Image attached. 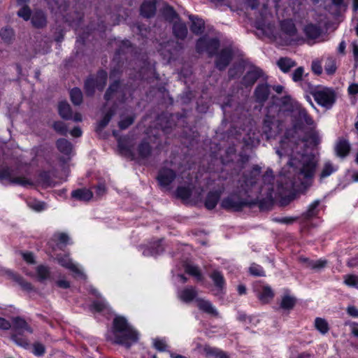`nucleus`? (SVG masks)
<instances>
[{
	"instance_id": "1",
	"label": "nucleus",
	"mask_w": 358,
	"mask_h": 358,
	"mask_svg": "<svg viewBox=\"0 0 358 358\" xmlns=\"http://www.w3.org/2000/svg\"><path fill=\"white\" fill-rule=\"evenodd\" d=\"M304 147V142L294 140V138L285 136L280 141V150L278 149L276 153L282 157V155L289 157V165L292 168L293 180L286 188L306 189L313 184L317 162L312 155L301 152Z\"/></svg>"
},
{
	"instance_id": "2",
	"label": "nucleus",
	"mask_w": 358,
	"mask_h": 358,
	"mask_svg": "<svg viewBox=\"0 0 358 358\" xmlns=\"http://www.w3.org/2000/svg\"><path fill=\"white\" fill-rule=\"evenodd\" d=\"M113 343L129 348L138 340V331L125 317L117 316L113 322Z\"/></svg>"
},
{
	"instance_id": "3",
	"label": "nucleus",
	"mask_w": 358,
	"mask_h": 358,
	"mask_svg": "<svg viewBox=\"0 0 358 358\" xmlns=\"http://www.w3.org/2000/svg\"><path fill=\"white\" fill-rule=\"evenodd\" d=\"M307 87L301 84L305 91H309L316 103L322 107L330 109L336 101V94L331 88L324 87H314L309 83H305Z\"/></svg>"
},
{
	"instance_id": "4",
	"label": "nucleus",
	"mask_w": 358,
	"mask_h": 358,
	"mask_svg": "<svg viewBox=\"0 0 358 358\" xmlns=\"http://www.w3.org/2000/svg\"><path fill=\"white\" fill-rule=\"evenodd\" d=\"M275 40L282 45L298 43L301 41L295 24L291 20H285L280 22V31Z\"/></svg>"
},
{
	"instance_id": "5",
	"label": "nucleus",
	"mask_w": 358,
	"mask_h": 358,
	"mask_svg": "<svg viewBox=\"0 0 358 358\" xmlns=\"http://www.w3.org/2000/svg\"><path fill=\"white\" fill-rule=\"evenodd\" d=\"M219 47L220 41L217 38L203 36L197 41L196 50L199 53L206 52L212 57L217 52Z\"/></svg>"
},
{
	"instance_id": "6",
	"label": "nucleus",
	"mask_w": 358,
	"mask_h": 358,
	"mask_svg": "<svg viewBox=\"0 0 358 358\" xmlns=\"http://www.w3.org/2000/svg\"><path fill=\"white\" fill-rule=\"evenodd\" d=\"M290 107L289 110L295 113L299 120L303 121L311 129L315 127V123L312 117L308 113L307 110L296 101L290 100Z\"/></svg>"
},
{
	"instance_id": "7",
	"label": "nucleus",
	"mask_w": 358,
	"mask_h": 358,
	"mask_svg": "<svg viewBox=\"0 0 358 358\" xmlns=\"http://www.w3.org/2000/svg\"><path fill=\"white\" fill-rule=\"evenodd\" d=\"M247 204L246 199L241 198L238 194H233L222 201L221 206L227 210L239 211Z\"/></svg>"
},
{
	"instance_id": "8",
	"label": "nucleus",
	"mask_w": 358,
	"mask_h": 358,
	"mask_svg": "<svg viewBox=\"0 0 358 358\" xmlns=\"http://www.w3.org/2000/svg\"><path fill=\"white\" fill-rule=\"evenodd\" d=\"M0 180H8L10 183L18 185L24 187L34 185L33 182L25 177H14L13 171L8 168H3L0 171Z\"/></svg>"
},
{
	"instance_id": "9",
	"label": "nucleus",
	"mask_w": 358,
	"mask_h": 358,
	"mask_svg": "<svg viewBox=\"0 0 358 358\" xmlns=\"http://www.w3.org/2000/svg\"><path fill=\"white\" fill-rule=\"evenodd\" d=\"M159 52L163 55L164 59L169 62L177 52L182 48L180 43H176L174 41H169L164 44H161Z\"/></svg>"
},
{
	"instance_id": "10",
	"label": "nucleus",
	"mask_w": 358,
	"mask_h": 358,
	"mask_svg": "<svg viewBox=\"0 0 358 358\" xmlns=\"http://www.w3.org/2000/svg\"><path fill=\"white\" fill-rule=\"evenodd\" d=\"M260 172L261 168L256 165L253 166L252 170L248 174L245 175V185H241L242 189L241 192H243L245 194H246L249 190V187L256 184Z\"/></svg>"
},
{
	"instance_id": "11",
	"label": "nucleus",
	"mask_w": 358,
	"mask_h": 358,
	"mask_svg": "<svg viewBox=\"0 0 358 358\" xmlns=\"http://www.w3.org/2000/svg\"><path fill=\"white\" fill-rule=\"evenodd\" d=\"M263 76L264 73L262 69L257 66H251L243 78V84L246 87L252 86Z\"/></svg>"
},
{
	"instance_id": "12",
	"label": "nucleus",
	"mask_w": 358,
	"mask_h": 358,
	"mask_svg": "<svg viewBox=\"0 0 358 358\" xmlns=\"http://www.w3.org/2000/svg\"><path fill=\"white\" fill-rule=\"evenodd\" d=\"M351 150L350 142L345 138H338L334 145L335 154L340 158L346 157Z\"/></svg>"
},
{
	"instance_id": "13",
	"label": "nucleus",
	"mask_w": 358,
	"mask_h": 358,
	"mask_svg": "<svg viewBox=\"0 0 358 358\" xmlns=\"http://www.w3.org/2000/svg\"><path fill=\"white\" fill-rule=\"evenodd\" d=\"M176 176V173L172 169L163 168L159 171L157 179L159 185L166 188L173 181Z\"/></svg>"
},
{
	"instance_id": "14",
	"label": "nucleus",
	"mask_w": 358,
	"mask_h": 358,
	"mask_svg": "<svg viewBox=\"0 0 358 358\" xmlns=\"http://www.w3.org/2000/svg\"><path fill=\"white\" fill-rule=\"evenodd\" d=\"M232 59V52L229 48H225L221 50V52L217 56L215 61L216 67L222 71L226 69L229 65V62Z\"/></svg>"
},
{
	"instance_id": "15",
	"label": "nucleus",
	"mask_w": 358,
	"mask_h": 358,
	"mask_svg": "<svg viewBox=\"0 0 358 358\" xmlns=\"http://www.w3.org/2000/svg\"><path fill=\"white\" fill-rule=\"evenodd\" d=\"M201 348V351L206 357L213 358H229L227 353L220 348L212 347L208 345L203 346L198 345V348Z\"/></svg>"
},
{
	"instance_id": "16",
	"label": "nucleus",
	"mask_w": 358,
	"mask_h": 358,
	"mask_svg": "<svg viewBox=\"0 0 358 358\" xmlns=\"http://www.w3.org/2000/svg\"><path fill=\"white\" fill-rule=\"evenodd\" d=\"M57 262L61 266L69 269L76 275L84 277V273H83V271L78 268V266L76 264H75L71 261L69 256L65 255L58 257Z\"/></svg>"
},
{
	"instance_id": "17",
	"label": "nucleus",
	"mask_w": 358,
	"mask_h": 358,
	"mask_svg": "<svg viewBox=\"0 0 358 358\" xmlns=\"http://www.w3.org/2000/svg\"><path fill=\"white\" fill-rule=\"evenodd\" d=\"M196 303L200 310L213 316H218V311L210 301L198 298L196 299Z\"/></svg>"
},
{
	"instance_id": "18",
	"label": "nucleus",
	"mask_w": 358,
	"mask_h": 358,
	"mask_svg": "<svg viewBox=\"0 0 358 358\" xmlns=\"http://www.w3.org/2000/svg\"><path fill=\"white\" fill-rule=\"evenodd\" d=\"M262 130L268 139L275 137L280 132L278 126L275 125L268 117L264 120Z\"/></svg>"
},
{
	"instance_id": "19",
	"label": "nucleus",
	"mask_w": 358,
	"mask_h": 358,
	"mask_svg": "<svg viewBox=\"0 0 358 358\" xmlns=\"http://www.w3.org/2000/svg\"><path fill=\"white\" fill-rule=\"evenodd\" d=\"M264 185L261 187V191H265L268 195H271L273 191L274 176L271 171H266L262 176Z\"/></svg>"
},
{
	"instance_id": "20",
	"label": "nucleus",
	"mask_w": 358,
	"mask_h": 358,
	"mask_svg": "<svg viewBox=\"0 0 358 358\" xmlns=\"http://www.w3.org/2000/svg\"><path fill=\"white\" fill-rule=\"evenodd\" d=\"M13 329L19 332L20 334L24 331L31 334L33 330L28 323L22 317H13Z\"/></svg>"
},
{
	"instance_id": "21",
	"label": "nucleus",
	"mask_w": 358,
	"mask_h": 358,
	"mask_svg": "<svg viewBox=\"0 0 358 358\" xmlns=\"http://www.w3.org/2000/svg\"><path fill=\"white\" fill-rule=\"evenodd\" d=\"M156 12V1L146 0L141 6V14L145 17H152Z\"/></svg>"
},
{
	"instance_id": "22",
	"label": "nucleus",
	"mask_w": 358,
	"mask_h": 358,
	"mask_svg": "<svg viewBox=\"0 0 358 358\" xmlns=\"http://www.w3.org/2000/svg\"><path fill=\"white\" fill-rule=\"evenodd\" d=\"M197 295V291L194 287H187L178 292V298L185 303L192 301Z\"/></svg>"
},
{
	"instance_id": "23",
	"label": "nucleus",
	"mask_w": 358,
	"mask_h": 358,
	"mask_svg": "<svg viewBox=\"0 0 358 358\" xmlns=\"http://www.w3.org/2000/svg\"><path fill=\"white\" fill-rule=\"evenodd\" d=\"M222 190H216L210 192L205 201V206L208 210H212L215 208L218 201L220 199Z\"/></svg>"
},
{
	"instance_id": "24",
	"label": "nucleus",
	"mask_w": 358,
	"mask_h": 358,
	"mask_svg": "<svg viewBox=\"0 0 358 358\" xmlns=\"http://www.w3.org/2000/svg\"><path fill=\"white\" fill-rule=\"evenodd\" d=\"M269 93V86L267 84L258 85L255 91L257 101L259 103L264 102L268 99Z\"/></svg>"
},
{
	"instance_id": "25",
	"label": "nucleus",
	"mask_w": 358,
	"mask_h": 358,
	"mask_svg": "<svg viewBox=\"0 0 358 358\" xmlns=\"http://www.w3.org/2000/svg\"><path fill=\"white\" fill-rule=\"evenodd\" d=\"M299 261L304 264L307 268L320 270L326 266L327 262L324 259L311 260L306 257H301Z\"/></svg>"
},
{
	"instance_id": "26",
	"label": "nucleus",
	"mask_w": 358,
	"mask_h": 358,
	"mask_svg": "<svg viewBox=\"0 0 358 358\" xmlns=\"http://www.w3.org/2000/svg\"><path fill=\"white\" fill-rule=\"evenodd\" d=\"M338 170V166L334 164L331 161L324 162L320 173V179L322 180L331 176Z\"/></svg>"
},
{
	"instance_id": "27",
	"label": "nucleus",
	"mask_w": 358,
	"mask_h": 358,
	"mask_svg": "<svg viewBox=\"0 0 358 358\" xmlns=\"http://www.w3.org/2000/svg\"><path fill=\"white\" fill-rule=\"evenodd\" d=\"M71 196L77 200L87 201L92 198L93 194L90 189L82 188L73 191L71 192Z\"/></svg>"
},
{
	"instance_id": "28",
	"label": "nucleus",
	"mask_w": 358,
	"mask_h": 358,
	"mask_svg": "<svg viewBox=\"0 0 358 358\" xmlns=\"http://www.w3.org/2000/svg\"><path fill=\"white\" fill-rule=\"evenodd\" d=\"M277 65L283 73H287L296 66L295 61L289 57H281L277 62Z\"/></svg>"
},
{
	"instance_id": "29",
	"label": "nucleus",
	"mask_w": 358,
	"mask_h": 358,
	"mask_svg": "<svg viewBox=\"0 0 358 358\" xmlns=\"http://www.w3.org/2000/svg\"><path fill=\"white\" fill-rule=\"evenodd\" d=\"M174 36L178 39H184L187 34V28L185 23L176 22L173 26Z\"/></svg>"
},
{
	"instance_id": "30",
	"label": "nucleus",
	"mask_w": 358,
	"mask_h": 358,
	"mask_svg": "<svg viewBox=\"0 0 358 358\" xmlns=\"http://www.w3.org/2000/svg\"><path fill=\"white\" fill-rule=\"evenodd\" d=\"M46 22L45 15L42 11H36L31 17V23L35 27H43Z\"/></svg>"
},
{
	"instance_id": "31",
	"label": "nucleus",
	"mask_w": 358,
	"mask_h": 358,
	"mask_svg": "<svg viewBox=\"0 0 358 358\" xmlns=\"http://www.w3.org/2000/svg\"><path fill=\"white\" fill-rule=\"evenodd\" d=\"M192 21L191 31L195 34H200L204 29V22L203 20L199 19L194 16H189Z\"/></svg>"
},
{
	"instance_id": "32",
	"label": "nucleus",
	"mask_w": 358,
	"mask_h": 358,
	"mask_svg": "<svg viewBox=\"0 0 358 358\" xmlns=\"http://www.w3.org/2000/svg\"><path fill=\"white\" fill-rule=\"evenodd\" d=\"M57 148L60 152L69 155L72 152V144L65 138H60L57 141Z\"/></svg>"
},
{
	"instance_id": "33",
	"label": "nucleus",
	"mask_w": 358,
	"mask_h": 358,
	"mask_svg": "<svg viewBox=\"0 0 358 358\" xmlns=\"http://www.w3.org/2000/svg\"><path fill=\"white\" fill-rule=\"evenodd\" d=\"M319 204H320L319 200L314 201L313 203H311L309 205L307 210L303 213L302 217L306 220H309L313 217H315L317 215L318 211H319V210H318Z\"/></svg>"
},
{
	"instance_id": "34",
	"label": "nucleus",
	"mask_w": 358,
	"mask_h": 358,
	"mask_svg": "<svg viewBox=\"0 0 358 358\" xmlns=\"http://www.w3.org/2000/svg\"><path fill=\"white\" fill-rule=\"evenodd\" d=\"M60 116L65 120L72 118V113L70 105L66 101H61L58 106Z\"/></svg>"
},
{
	"instance_id": "35",
	"label": "nucleus",
	"mask_w": 358,
	"mask_h": 358,
	"mask_svg": "<svg viewBox=\"0 0 358 358\" xmlns=\"http://www.w3.org/2000/svg\"><path fill=\"white\" fill-rule=\"evenodd\" d=\"M292 78L294 82L299 83V85L301 87V84L303 86L307 87L305 83H308L304 78V69L302 66H300L295 69V71L292 74Z\"/></svg>"
},
{
	"instance_id": "36",
	"label": "nucleus",
	"mask_w": 358,
	"mask_h": 358,
	"mask_svg": "<svg viewBox=\"0 0 358 358\" xmlns=\"http://www.w3.org/2000/svg\"><path fill=\"white\" fill-rule=\"evenodd\" d=\"M151 153V147L146 141H143L138 146V154L140 158H148Z\"/></svg>"
},
{
	"instance_id": "37",
	"label": "nucleus",
	"mask_w": 358,
	"mask_h": 358,
	"mask_svg": "<svg viewBox=\"0 0 358 358\" xmlns=\"http://www.w3.org/2000/svg\"><path fill=\"white\" fill-rule=\"evenodd\" d=\"M210 278L216 287L219 290H222L225 285L223 275L220 272L215 271L210 274Z\"/></svg>"
},
{
	"instance_id": "38",
	"label": "nucleus",
	"mask_w": 358,
	"mask_h": 358,
	"mask_svg": "<svg viewBox=\"0 0 358 358\" xmlns=\"http://www.w3.org/2000/svg\"><path fill=\"white\" fill-rule=\"evenodd\" d=\"M306 36L310 39H315L320 36L321 34L320 29L313 24H308L304 29Z\"/></svg>"
},
{
	"instance_id": "39",
	"label": "nucleus",
	"mask_w": 358,
	"mask_h": 358,
	"mask_svg": "<svg viewBox=\"0 0 358 358\" xmlns=\"http://www.w3.org/2000/svg\"><path fill=\"white\" fill-rule=\"evenodd\" d=\"M117 145L121 153L126 155H133L131 146L129 145L126 138H120L117 140Z\"/></svg>"
},
{
	"instance_id": "40",
	"label": "nucleus",
	"mask_w": 358,
	"mask_h": 358,
	"mask_svg": "<svg viewBox=\"0 0 358 358\" xmlns=\"http://www.w3.org/2000/svg\"><path fill=\"white\" fill-rule=\"evenodd\" d=\"M107 73L105 71H99L97 73L96 77L94 79V81L96 83V87L101 90L103 89L106 84V80H107Z\"/></svg>"
},
{
	"instance_id": "41",
	"label": "nucleus",
	"mask_w": 358,
	"mask_h": 358,
	"mask_svg": "<svg viewBox=\"0 0 358 358\" xmlns=\"http://www.w3.org/2000/svg\"><path fill=\"white\" fill-rule=\"evenodd\" d=\"M273 296L274 294L271 288L268 286H265L259 293V299L263 303H268L273 298Z\"/></svg>"
},
{
	"instance_id": "42",
	"label": "nucleus",
	"mask_w": 358,
	"mask_h": 358,
	"mask_svg": "<svg viewBox=\"0 0 358 358\" xmlns=\"http://www.w3.org/2000/svg\"><path fill=\"white\" fill-rule=\"evenodd\" d=\"M10 276L23 289L31 290L33 289L31 284L26 281L22 276L13 273H11Z\"/></svg>"
},
{
	"instance_id": "43",
	"label": "nucleus",
	"mask_w": 358,
	"mask_h": 358,
	"mask_svg": "<svg viewBox=\"0 0 358 358\" xmlns=\"http://www.w3.org/2000/svg\"><path fill=\"white\" fill-rule=\"evenodd\" d=\"M296 303L295 298L289 296L285 295L280 302V308L284 310H291L293 308Z\"/></svg>"
},
{
	"instance_id": "44",
	"label": "nucleus",
	"mask_w": 358,
	"mask_h": 358,
	"mask_svg": "<svg viewBox=\"0 0 358 358\" xmlns=\"http://www.w3.org/2000/svg\"><path fill=\"white\" fill-rule=\"evenodd\" d=\"M37 278L39 281L43 282L50 278V272L48 267L40 265L36 268Z\"/></svg>"
},
{
	"instance_id": "45",
	"label": "nucleus",
	"mask_w": 358,
	"mask_h": 358,
	"mask_svg": "<svg viewBox=\"0 0 358 358\" xmlns=\"http://www.w3.org/2000/svg\"><path fill=\"white\" fill-rule=\"evenodd\" d=\"M71 100L74 105H80L83 101V93L79 88H73L70 92Z\"/></svg>"
},
{
	"instance_id": "46",
	"label": "nucleus",
	"mask_w": 358,
	"mask_h": 358,
	"mask_svg": "<svg viewBox=\"0 0 358 358\" xmlns=\"http://www.w3.org/2000/svg\"><path fill=\"white\" fill-rule=\"evenodd\" d=\"M315 327L322 334L329 331V324L327 322L321 317H317L315 320Z\"/></svg>"
},
{
	"instance_id": "47",
	"label": "nucleus",
	"mask_w": 358,
	"mask_h": 358,
	"mask_svg": "<svg viewBox=\"0 0 358 358\" xmlns=\"http://www.w3.org/2000/svg\"><path fill=\"white\" fill-rule=\"evenodd\" d=\"M0 36L5 43H10L14 37V31L11 28L5 27L1 30Z\"/></svg>"
},
{
	"instance_id": "48",
	"label": "nucleus",
	"mask_w": 358,
	"mask_h": 358,
	"mask_svg": "<svg viewBox=\"0 0 358 358\" xmlns=\"http://www.w3.org/2000/svg\"><path fill=\"white\" fill-rule=\"evenodd\" d=\"M120 87L119 82L115 81L111 84L105 94V99L108 101L115 95H117L119 93L118 90Z\"/></svg>"
},
{
	"instance_id": "49",
	"label": "nucleus",
	"mask_w": 358,
	"mask_h": 358,
	"mask_svg": "<svg viewBox=\"0 0 358 358\" xmlns=\"http://www.w3.org/2000/svg\"><path fill=\"white\" fill-rule=\"evenodd\" d=\"M161 241L157 243L156 247H152L151 248H145L143 254L144 256H153L162 253L164 251V248L161 245Z\"/></svg>"
},
{
	"instance_id": "50",
	"label": "nucleus",
	"mask_w": 358,
	"mask_h": 358,
	"mask_svg": "<svg viewBox=\"0 0 358 358\" xmlns=\"http://www.w3.org/2000/svg\"><path fill=\"white\" fill-rule=\"evenodd\" d=\"M152 344L154 348L159 352H166L168 345L166 338H154L152 339Z\"/></svg>"
},
{
	"instance_id": "51",
	"label": "nucleus",
	"mask_w": 358,
	"mask_h": 358,
	"mask_svg": "<svg viewBox=\"0 0 358 358\" xmlns=\"http://www.w3.org/2000/svg\"><path fill=\"white\" fill-rule=\"evenodd\" d=\"M191 188L189 186H180L176 189V196L182 199H187L191 196Z\"/></svg>"
},
{
	"instance_id": "52",
	"label": "nucleus",
	"mask_w": 358,
	"mask_h": 358,
	"mask_svg": "<svg viewBox=\"0 0 358 358\" xmlns=\"http://www.w3.org/2000/svg\"><path fill=\"white\" fill-rule=\"evenodd\" d=\"M185 272L196 278L197 280H202V275L198 266L188 264L185 267Z\"/></svg>"
},
{
	"instance_id": "53",
	"label": "nucleus",
	"mask_w": 358,
	"mask_h": 358,
	"mask_svg": "<svg viewBox=\"0 0 358 358\" xmlns=\"http://www.w3.org/2000/svg\"><path fill=\"white\" fill-rule=\"evenodd\" d=\"M324 69L327 74L331 75L336 70V61L333 57H328L326 60Z\"/></svg>"
},
{
	"instance_id": "54",
	"label": "nucleus",
	"mask_w": 358,
	"mask_h": 358,
	"mask_svg": "<svg viewBox=\"0 0 358 358\" xmlns=\"http://www.w3.org/2000/svg\"><path fill=\"white\" fill-rule=\"evenodd\" d=\"M108 305L107 302L103 299H101L99 301H94V302H93V303L91 306V309L96 312H102V311L108 309Z\"/></svg>"
},
{
	"instance_id": "55",
	"label": "nucleus",
	"mask_w": 358,
	"mask_h": 358,
	"mask_svg": "<svg viewBox=\"0 0 358 358\" xmlns=\"http://www.w3.org/2000/svg\"><path fill=\"white\" fill-rule=\"evenodd\" d=\"M163 15L164 17L169 21H172L177 18L178 15L174 9L169 6H166L163 9Z\"/></svg>"
},
{
	"instance_id": "56",
	"label": "nucleus",
	"mask_w": 358,
	"mask_h": 358,
	"mask_svg": "<svg viewBox=\"0 0 358 358\" xmlns=\"http://www.w3.org/2000/svg\"><path fill=\"white\" fill-rule=\"evenodd\" d=\"M249 272L251 275H255V276H264L265 275V272L263 269V268L255 264V263H253L250 265V268H249Z\"/></svg>"
},
{
	"instance_id": "57",
	"label": "nucleus",
	"mask_w": 358,
	"mask_h": 358,
	"mask_svg": "<svg viewBox=\"0 0 358 358\" xmlns=\"http://www.w3.org/2000/svg\"><path fill=\"white\" fill-rule=\"evenodd\" d=\"M96 83L94 78H88L85 83V92L88 96H92L94 93Z\"/></svg>"
},
{
	"instance_id": "58",
	"label": "nucleus",
	"mask_w": 358,
	"mask_h": 358,
	"mask_svg": "<svg viewBox=\"0 0 358 358\" xmlns=\"http://www.w3.org/2000/svg\"><path fill=\"white\" fill-rule=\"evenodd\" d=\"M54 129L61 135H66L68 132V129L66 124L62 121L55 122L53 124Z\"/></svg>"
},
{
	"instance_id": "59",
	"label": "nucleus",
	"mask_w": 358,
	"mask_h": 358,
	"mask_svg": "<svg viewBox=\"0 0 358 358\" xmlns=\"http://www.w3.org/2000/svg\"><path fill=\"white\" fill-rule=\"evenodd\" d=\"M115 114L114 110L110 109L103 117V119L99 122L98 128L102 129L104 128L110 122L111 117Z\"/></svg>"
},
{
	"instance_id": "60",
	"label": "nucleus",
	"mask_w": 358,
	"mask_h": 358,
	"mask_svg": "<svg viewBox=\"0 0 358 358\" xmlns=\"http://www.w3.org/2000/svg\"><path fill=\"white\" fill-rule=\"evenodd\" d=\"M344 282L348 286L358 288V275H345Z\"/></svg>"
},
{
	"instance_id": "61",
	"label": "nucleus",
	"mask_w": 358,
	"mask_h": 358,
	"mask_svg": "<svg viewBox=\"0 0 358 358\" xmlns=\"http://www.w3.org/2000/svg\"><path fill=\"white\" fill-rule=\"evenodd\" d=\"M17 15L25 21L31 18V10L27 6H23L18 11Z\"/></svg>"
},
{
	"instance_id": "62",
	"label": "nucleus",
	"mask_w": 358,
	"mask_h": 358,
	"mask_svg": "<svg viewBox=\"0 0 358 358\" xmlns=\"http://www.w3.org/2000/svg\"><path fill=\"white\" fill-rule=\"evenodd\" d=\"M11 338L19 346L27 348L29 345L28 341L24 338L20 337L17 334H13L11 336Z\"/></svg>"
},
{
	"instance_id": "63",
	"label": "nucleus",
	"mask_w": 358,
	"mask_h": 358,
	"mask_svg": "<svg viewBox=\"0 0 358 358\" xmlns=\"http://www.w3.org/2000/svg\"><path fill=\"white\" fill-rule=\"evenodd\" d=\"M45 352V346L40 343H36L33 345V351L34 355L40 357L44 355Z\"/></svg>"
},
{
	"instance_id": "64",
	"label": "nucleus",
	"mask_w": 358,
	"mask_h": 358,
	"mask_svg": "<svg viewBox=\"0 0 358 358\" xmlns=\"http://www.w3.org/2000/svg\"><path fill=\"white\" fill-rule=\"evenodd\" d=\"M28 205L31 208L36 211H41L45 209V203L43 202L32 201H29Z\"/></svg>"
}]
</instances>
